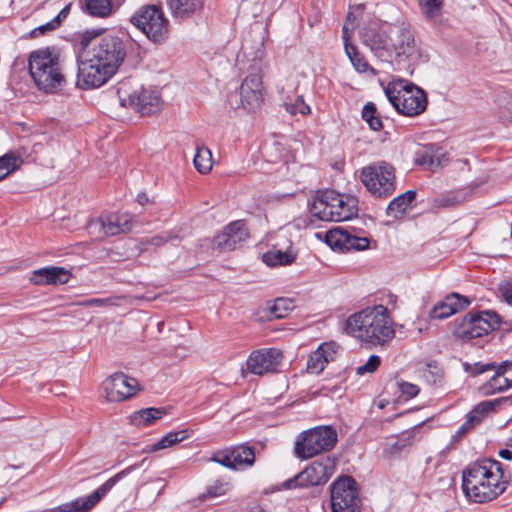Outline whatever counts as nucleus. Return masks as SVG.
<instances>
[{
	"label": "nucleus",
	"instance_id": "6ab92c4d",
	"mask_svg": "<svg viewBox=\"0 0 512 512\" xmlns=\"http://www.w3.org/2000/svg\"><path fill=\"white\" fill-rule=\"evenodd\" d=\"M326 243L338 251H362L369 248L370 240L349 233L342 228L331 229L325 234Z\"/></svg>",
	"mask_w": 512,
	"mask_h": 512
},
{
	"label": "nucleus",
	"instance_id": "680f3d73",
	"mask_svg": "<svg viewBox=\"0 0 512 512\" xmlns=\"http://www.w3.org/2000/svg\"><path fill=\"white\" fill-rule=\"evenodd\" d=\"M3 160H17V159L12 153H6V154L0 156V161H3Z\"/></svg>",
	"mask_w": 512,
	"mask_h": 512
},
{
	"label": "nucleus",
	"instance_id": "c03bdc74",
	"mask_svg": "<svg viewBox=\"0 0 512 512\" xmlns=\"http://www.w3.org/2000/svg\"><path fill=\"white\" fill-rule=\"evenodd\" d=\"M231 489V484L225 480H217L208 488V493L211 496H222Z\"/></svg>",
	"mask_w": 512,
	"mask_h": 512
},
{
	"label": "nucleus",
	"instance_id": "6e6552de",
	"mask_svg": "<svg viewBox=\"0 0 512 512\" xmlns=\"http://www.w3.org/2000/svg\"><path fill=\"white\" fill-rule=\"evenodd\" d=\"M359 179L374 198L385 199L396 190L395 168L387 162H372L363 167Z\"/></svg>",
	"mask_w": 512,
	"mask_h": 512
},
{
	"label": "nucleus",
	"instance_id": "f03ea898",
	"mask_svg": "<svg viewBox=\"0 0 512 512\" xmlns=\"http://www.w3.org/2000/svg\"><path fill=\"white\" fill-rule=\"evenodd\" d=\"M509 484L502 464L494 459L483 458L471 462L462 471V490L472 502L485 503L496 499Z\"/></svg>",
	"mask_w": 512,
	"mask_h": 512
},
{
	"label": "nucleus",
	"instance_id": "3c124183",
	"mask_svg": "<svg viewBox=\"0 0 512 512\" xmlns=\"http://www.w3.org/2000/svg\"><path fill=\"white\" fill-rule=\"evenodd\" d=\"M56 27H58L57 21L52 19L50 22L32 30L31 34L32 36L41 35L44 34L46 31L54 30Z\"/></svg>",
	"mask_w": 512,
	"mask_h": 512
},
{
	"label": "nucleus",
	"instance_id": "1a4fd4ad",
	"mask_svg": "<svg viewBox=\"0 0 512 512\" xmlns=\"http://www.w3.org/2000/svg\"><path fill=\"white\" fill-rule=\"evenodd\" d=\"M499 324V316L492 311L469 312L453 322L452 334L460 340H471L489 334Z\"/></svg>",
	"mask_w": 512,
	"mask_h": 512
},
{
	"label": "nucleus",
	"instance_id": "bf43d9fd",
	"mask_svg": "<svg viewBox=\"0 0 512 512\" xmlns=\"http://www.w3.org/2000/svg\"><path fill=\"white\" fill-rule=\"evenodd\" d=\"M137 201H138V203H139L140 205H142V206H143V205H145L146 203H148V202H149V199H148V197H147V195H146L145 193H140V194H138V196H137Z\"/></svg>",
	"mask_w": 512,
	"mask_h": 512
},
{
	"label": "nucleus",
	"instance_id": "e433bc0d",
	"mask_svg": "<svg viewBox=\"0 0 512 512\" xmlns=\"http://www.w3.org/2000/svg\"><path fill=\"white\" fill-rule=\"evenodd\" d=\"M418 5L428 21L437 22L441 17L443 0H418Z\"/></svg>",
	"mask_w": 512,
	"mask_h": 512
},
{
	"label": "nucleus",
	"instance_id": "4468645a",
	"mask_svg": "<svg viewBox=\"0 0 512 512\" xmlns=\"http://www.w3.org/2000/svg\"><path fill=\"white\" fill-rule=\"evenodd\" d=\"M132 467H128L108 479L91 495L77 498L71 502L46 509L43 512H88L118 481L129 474Z\"/></svg>",
	"mask_w": 512,
	"mask_h": 512
},
{
	"label": "nucleus",
	"instance_id": "49530a36",
	"mask_svg": "<svg viewBox=\"0 0 512 512\" xmlns=\"http://www.w3.org/2000/svg\"><path fill=\"white\" fill-rule=\"evenodd\" d=\"M498 293L508 305L512 304V284L509 281L499 284Z\"/></svg>",
	"mask_w": 512,
	"mask_h": 512
},
{
	"label": "nucleus",
	"instance_id": "f704fd0d",
	"mask_svg": "<svg viewBox=\"0 0 512 512\" xmlns=\"http://www.w3.org/2000/svg\"><path fill=\"white\" fill-rule=\"evenodd\" d=\"M124 0H85L86 11L97 17H106L110 15L112 5L115 3L119 5Z\"/></svg>",
	"mask_w": 512,
	"mask_h": 512
},
{
	"label": "nucleus",
	"instance_id": "9d476101",
	"mask_svg": "<svg viewBox=\"0 0 512 512\" xmlns=\"http://www.w3.org/2000/svg\"><path fill=\"white\" fill-rule=\"evenodd\" d=\"M337 432L330 426H318L302 432L296 439L294 453L300 459H309L334 448Z\"/></svg>",
	"mask_w": 512,
	"mask_h": 512
},
{
	"label": "nucleus",
	"instance_id": "0eeeda50",
	"mask_svg": "<svg viewBox=\"0 0 512 512\" xmlns=\"http://www.w3.org/2000/svg\"><path fill=\"white\" fill-rule=\"evenodd\" d=\"M385 95L393 107L405 116L420 115L427 107V96L424 90L404 79L388 83Z\"/></svg>",
	"mask_w": 512,
	"mask_h": 512
},
{
	"label": "nucleus",
	"instance_id": "393cba45",
	"mask_svg": "<svg viewBox=\"0 0 512 512\" xmlns=\"http://www.w3.org/2000/svg\"><path fill=\"white\" fill-rule=\"evenodd\" d=\"M339 348V345L333 341L322 343L308 358V372L321 373L329 362L336 359Z\"/></svg>",
	"mask_w": 512,
	"mask_h": 512
},
{
	"label": "nucleus",
	"instance_id": "c85d7f7f",
	"mask_svg": "<svg viewBox=\"0 0 512 512\" xmlns=\"http://www.w3.org/2000/svg\"><path fill=\"white\" fill-rule=\"evenodd\" d=\"M167 6L175 19L186 20L199 14L204 0H166Z\"/></svg>",
	"mask_w": 512,
	"mask_h": 512
},
{
	"label": "nucleus",
	"instance_id": "f8f14e48",
	"mask_svg": "<svg viewBox=\"0 0 512 512\" xmlns=\"http://www.w3.org/2000/svg\"><path fill=\"white\" fill-rule=\"evenodd\" d=\"M335 469V459L324 457L312 462L293 478L284 481L281 487L283 489H295L324 485L335 473Z\"/></svg>",
	"mask_w": 512,
	"mask_h": 512
},
{
	"label": "nucleus",
	"instance_id": "de8ad7c7",
	"mask_svg": "<svg viewBox=\"0 0 512 512\" xmlns=\"http://www.w3.org/2000/svg\"><path fill=\"white\" fill-rule=\"evenodd\" d=\"M193 160H213V155L208 147L204 145H197L195 147Z\"/></svg>",
	"mask_w": 512,
	"mask_h": 512
},
{
	"label": "nucleus",
	"instance_id": "bb28decb",
	"mask_svg": "<svg viewBox=\"0 0 512 512\" xmlns=\"http://www.w3.org/2000/svg\"><path fill=\"white\" fill-rule=\"evenodd\" d=\"M469 300L457 293H452L436 304L430 311V318L445 319L469 306Z\"/></svg>",
	"mask_w": 512,
	"mask_h": 512
},
{
	"label": "nucleus",
	"instance_id": "6e6d98bb",
	"mask_svg": "<svg viewBox=\"0 0 512 512\" xmlns=\"http://www.w3.org/2000/svg\"><path fill=\"white\" fill-rule=\"evenodd\" d=\"M70 11V4H68L67 6H65L59 13L56 17L53 18V20H56L57 21V25L59 26V24L61 23V21L67 17L68 13Z\"/></svg>",
	"mask_w": 512,
	"mask_h": 512
},
{
	"label": "nucleus",
	"instance_id": "603ef678",
	"mask_svg": "<svg viewBox=\"0 0 512 512\" xmlns=\"http://www.w3.org/2000/svg\"><path fill=\"white\" fill-rule=\"evenodd\" d=\"M422 170L434 173L442 168V162H419Z\"/></svg>",
	"mask_w": 512,
	"mask_h": 512
},
{
	"label": "nucleus",
	"instance_id": "39448f33",
	"mask_svg": "<svg viewBox=\"0 0 512 512\" xmlns=\"http://www.w3.org/2000/svg\"><path fill=\"white\" fill-rule=\"evenodd\" d=\"M390 43L385 58H388L398 71L413 74L420 56L414 34L408 25L390 27Z\"/></svg>",
	"mask_w": 512,
	"mask_h": 512
},
{
	"label": "nucleus",
	"instance_id": "20e7f679",
	"mask_svg": "<svg viewBox=\"0 0 512 512\" xmlns=\"http://www.w3.org/2000/svg\"><path fill=\"white\" fill-rule=\"evenodd\" d=\"M29 72L37 87L44 92H55L65 82L60 54L55 48L32 51L28 58Z\"/></svg>",
	"mask_w": 512,
	"mask_h": 512
},
{
	"label": "nucleus",
	"instance_id": "5fc2aeb1",
	"mask_svg": "<svg viewBox=\"0 0 512 512\" xmlns=\"http://www.w3.org/2000/svg\"><path fill=\"white\" fill-rule=\"evenodd\" d=\"M356 16H355V13L349 9L348 13H347V17H346V21L344 22L343 24V27H345L346 25H348V27H352L353 26V29L355 28V24H356Z\"/></svg>",
	"mask_w": 512,
	"mask_h": 512
},
{
	"label": "nucleus",
	"instance_id": "aec40b11",
	"mask_svg": "<svg viewBox=\"0 0 512 512\" xmlns=\"http://www.w3.org/2000/svg\"><path fill=\"white\" fill-rule=\"evenodd\" d=\"M282 352L275 348L253 351L247 359V369L256 375L274 371L282 360Z\"/></svg>",
	"mask_w": 512,
	"mask_h": 512
},
{
	"label": "nucleus",
	"instance_id": "423d86ee",
	"mask_svg": "<svg viewBox=\"0 0 512 512\" xmlns=\"http://www.w3.org/2000/svg\"><path fill=\"white\" fill-rule=\"evenodd\" d=\"M310 212L322 221H347L357 215L358 200L352 195L325 190L313 200Z\"/></svg>",
	"mask_w": 512,
	"mask_h": 512
},
{
	"label": "nucleus",
	"instance_id": "a19ab883",
	"mask_svg": "<svg viewBox=\"0 0 512 512\" xmlns=\"http://www.w3.org/2000/svg\"><path fill=\"white\" fill-rule=\"evenodd\" d=\"M292 309V302L286 298L277 299L270 307V312L274 318H284Z\"/></svg>",
	"mask_w": 512,
	"mask_h": 512
},
{
	"label": "nucleus",
	"instance_id": "5701e85b",
	"mask_svg": "<svg viewBox=\"0 0 512 512\" xmlns=\"http://www.w3.org/2000/svg\"><path fill=\"white\" fill-rule=\"evenodd\" d=\"M353 35V26L342 27V38L344 42V50L347 58L349 59L354 70L359 74H368L376 76V70L368 63L365 55L358 49V47L351 42Z\"/></svg>",
	"mask_w": 512,
	"mask_h": 512
},
{
	"label": "nucleus",
	"instance_id": "4c0bfd02",
	"mask_svg": "<svg viewBox=\"0 0 512 512\" xmlns=\"http://www.w3.org/2000/svg\"><path fill=\"white\" fill-rule=\"evenodd\" d=\"M263 260L268 266L288 265L295 260L291 251L272 250L263 255Z\"/></svg>",
	"mask_w": 512,
	"mask_h": 512
},
{
	"label": "nucleus",
	"instance_id": "4d7b16f0",
	"mask_svg": "<svg viewBox=\"0 0 512 512\" xmlns=\"http://www.w3.org/2000/svg\"><path fill=\"white\" fill-rule=\"evenodd\" d=\"M168 240V237L166 236H156L152 238V243L156 246H160L164 244Z\"/></svg>",
	"mask_w": 512,
	"mask_h": 512
},
{
	"label": "nucleus",
	"instance_id": "7c9ffc66",
	"mask_svg": "<svg viewBox=\"0 0 512 512\" xmlns=\"http://www.w3.org/2000/svg\"><path fill=\"white\" fill-rule=\"evenodd\" d=\"M166 414L161 408H145L130 415V423L135 427H146L161 419Z\"/></svg>",
	"mask_w": 512,
	"mask_h": 512
},
{
	"label": "nucleus",
	"instance_id": "dca6fc26",
	"mask_svg": "<svg viewBox=\"0 0 512 512\" xmlns=\"http://www.w3.org/2000/svg\"><path fill=\"white\" fill-rule=\"evenodd\" d=\"M118 94L122 106L133 108L142 115L154 114L160 110V95L151 87L140 88L127 96L119 89Z\"/></svg>",
	"mask_w": 512,
	"mask_h": 512
},
{
	"label": "nucleus",
	"instance_id": "a18cd8bd",
	"mask_svg": "<svg viewBox=\"0 0 512 512\" xmlns=\"http://www.w3.org/2000/svg\"><path fill=\"white\" fill-rule=\"evenodd\" d=\"M398 388L403 395L407 396V398L415 397L420 391L417 385L405 381L398 382Z\"/></svg>",
	"mask_w": 512,
	"mask_h": 512
},
{
	"label": "nucleus",
	"instance_id": "b1692460",
	"mask_svg": "<svg viewBox=\"0 0 512 512\" xmlns=\"http://www.w3.org/2000/svg\"><path fill=\"white\" fill-rule=\"evenodd\" d=\"M509 401V397H503L478 403L471 411L467 413L466 420L460 426L456 432V435L462 436L468 431L472 430L475 426L479 425L490 412L494 411L502 403Z\"/></svg>",
	"mask_w": 512,
	"mask_h": 512
},
{
	"label": "nucleus",
	"instance_id": "79ce46f5",
	"mask_svg": "<svg viewBox=\"0 0 512 512\" xmlns=\"http://www.w3.org/2000/svg\"><path fill=\"white\" fill-rule=\"evenodd\" d=\"M284 106L286 111L291 115H308L311 111L309 105L305 103L302 96H297L293 103L285 102Z\"/></svg>",
	"mask_w": 512,
	"mask_h": 512
},
{
	"label": "nucleus",
	"instance_id": "ea45409f",
	"mask_svg": "<svg viewBox=\"0 0 512 512\" xmlns=\"http://www.w3.org/2000/svg\"><path fill=\"white\" fill-rule=\"evenodd\" d=\"M87 230L90 237L95 241L109 237L103 215L91 219L87 224Z\"/></svg>",
	"mask_w": 512,
	"mask_h": 512
},
{
	"label": "nucleus",
	"instance_id": "052dcab7",
	"mask_svg": "<svg viewBox=\"0 0 512 512\" xmlns=\"http://www.w3.org/2000/svg\"><path fill=\"white\" fill-rule=\"evenodd\" d=\"M349 9H351L354 13H361L364 10V5L357 4L355 6H351Z\"/></svg>",
	"mask_w": 512,
	"mask_h": 512
},
{
	"label": "nucleus",
	"instance_id": "a211bd4d",
	"mask_svg": "<svg viewBox=\"0 0 512 512\" xmlns=\"http://www.w3.org/2000/svg\"><path fill=\"white\" fill-rule=\"evenodd\" d=\"M212 461L231 469L252 466L255 461L254 450L247 446H236L216 452Z\"/></svg>",
	"mask_w": 512,
	"mask_h": 512
},
{
	"label": "nucleus",
	"instance_id": "cd10ccee",
	"mask_svg": "<svg viewBox=\"0 0 512 512\" xmlns=\"http://www.w3.org/2000/svg\"><path fill=\"white\" fill-rule=\"evenodd\" d=\"M420 437L415 430H408L398 436L391 437L383 450V457L392 460L401 456L408 448L418 442Z\"/></svg>",
	"mask_w": 512,
	"mask_h": 512
},
{
	"label": "nucleus",
	"instance_id": "c9c22d12",
	"mask_svg": "<svg viewBox=\"0 0 512 512\" xmlns=\"http://www.w3.org/2000/svg\"><path fill=\"white\" fill-rule=\"evenodd\" d=\"M188 437L187 430H181L176 432H169L165 436H163L159 441L152 444L148 451L149 452H156L159 450L170 448L183 440H185Z\"/></svg>",
	"mask_w": 512,
	"mask_h": 512
},
{
	"label": "nucleus",
	"instance_id": "473e14b6",
	"mask_svg": "<svg viewBox=\"0 0 512 512\" xmlns=\"http://www.w3.org/2000/svg\"><path fill=\"white\" fill-rule=\"evenodd\" d=\"M109 236L125 233L131 229V219L128 215H103Z\"/></svg>",
	"mask_w": 512,
	"mask_h": 512
},
{
	"label": "nucleus",
	"instance_id": "58836bf2",
	"mask_svg": "<svg viewBox=\"0 0 512 512\" xmlns=\"http://www.w3.org/2000/svg\"><path fill=\"white\" fill-rule=\"evenodd\" d=\"M362 118L374 131L382 129V120L377 112V108L373 102H368L362 109Z\"/></svg>",
	"mask_w": 512,
	"mask_h": 512
},
{
	"label": "nucleus",
	"instance_id": "7ed1b4c3",
	"mask_svg": "<svg viewBox=\"0 0 512 512\" xmlns=\"http://www.w3.org/2000/svg\"><path fill=\"white\" fill-rule=\"evenodd\" d=\"M346 332L371 345H385L395 336L394 323L383 305L368 307L348 317Z\"/></svg>",
	"mask_w": 512,
	"mask_h": 512
},
{
	"label": "nucleus",
	"instance_id": "f257e3e1",
	"mask_svg": "<svg viewBox=\"0 0 512 512\" xmlns=\"http://www.w3.org/2000/svg\"><path fill=\"white\" fill-rule=\"evenodd\" d=\"M101 29L86 30L81 34L82 58L78 64L77 84L83 89L105 84L123 64L127 49L118 36L99 37Z\"/></svg>",
	"mask_w": 512,
	"mask_h": 512
},
{
	"label": "nucleus",
	"instance_id": "ddd939ff",
	"mask_svg": "<svg viewBox=\"0 0 512 512\" xmlns=\"http://www.w3.org/2000/svg\"><path fill=\"white\" fill-rule=\"evenodd\" d=\"M332 512H360L357 484L351 477H340L331 486Z\"/></svg>",
	"mask_w": 512,
	"mask_h": 512
},
{
	"label": "nucleus",
	"instance_id": "a878e982",
	"mask_svg": "<svg viewBox=\"0 0 512 512\" xmlns=\"http://www.w3.org/2000/svg\"><path fill=\"white\" fill-rule=\"evenodd\" d=\"M71 273L63 267L50 266L34 270L29 280L34 285H62L66 284Z\"/></svg>",
	"mask_w": 512,
	"mask_h": 512
},
{
	"label": "nucleus",
	"instance_id": "72a5a7b5",
	"mask_svg": "<svg viewBox=\"0 0 512 512\" xmlns=\"http://www.w3.org/2000/svg\"><path fill=\"white\" fill-rule=\"evenodd\" d=\"M415 154L417 158L415 160H443L446 156V150L444 147L437 143L418 144L416 145Z\"/></svg>",
	"mask_w": 512,
	"mask_h": 512
},
{
	"label": "nucleus",
	"instance_id": "412c9836",
	"mask_svg": "<svg viewBox=\"0 0 512 512\" xmlns=\"http://www.w3.org/2000/svg\"><path fill=\"white\" fill-rule=\"evenodd\" d=\"M249 237L245 224L235 221L227 225L213 239V245L223 251L236 249Z\"/></svg>",
	"mask_w": 512,
	"mask_h": 512
},
{
	"label": "nucleus",
	"instance_id": "4be33fe9",
	"mask_svg": "<svg viewBox=\"0 0 512 512\" xmlns=\"http://www.w3.org/2000/svg\"><path fill=\"white\" fill-rule=\"evenodd\" d=\"M262 77L258 73L248 75L241 83L239 93L241 105L248 111L258 108L263 100Z\"/></svg>",
	"mask_w": 512,
	"mask_h": 512
},
{
	"label": "nucleus",
	"instance_id": "c756f323",
	"mask_svg": "<svg viewBox=\"0 0 512 512\" xmlns=\"http://www.w3.org/2000/svg\"><path fill=\"white\" fill-rule=\"evenodd\" d=\"M508 363H504L497 367L494 375L483 385L482 391L484 394H493L503 392L511 386V378L508 374Z\"/></svg>",
	"mask_w": 512,
	"mask_h": 512
},
{
	"label": "nucleus",
	"instance_id": "13d9d810",
	"mask_svg": "<svg viewBox=\"0 0 512 512\" xmlns=\"http://www.w3.org/2000/svg\"><path fill=\"white\" fill-rule=\"evenodd\" d=\"M499 456L503 459L510 460L512 459V451L509 449H502L499 451Z\"/></svg>",
	"mask_w": 512,
	"mask_h": 512
},
{
	"label": "nucleus",
	"instance_id": "2eb2a0df",
	"mask_svg": "<svg viewBox=\"0 0 512 512\" xmlns=\"http://www.w3.org/2000/svg\"><path fill=\"white\" fill-rule=\"evenodd\" d=\"M138 391V381L123 373H115L106 378L101 384V396L107 402L124 401L134 396Z\"/></svg>",
	"mask_w": 512,
	"mask_h": 512
},
{
	"label": "nucleus",
	"instance_id": "2f4dec72",
	"mask_svg": "<svg viewBox=\"0 0 512 512\" xmlns=\"http://www.w3.org/2000/svg\"><path fill=\"white\" fill-rule=\"evenodd\" d=\"M416 192L408 190L405 193L394 198L387 207V214L395 218L403 215L415 200Z\"/></svg>",
	"mask_w": 512,
	"mask_h": 512
},
{
	"label": "nucleus",
	"instance_id": "8fccbe9b",
	"mask_svg": "<svg viewBox=\"0 0 512 512\" xmlns=\"http://www.w3.org/2000/svg\"><path fill=\"white\" fill-rule=\"evenodd\" d=\"M115 299L113 298H105V299H100V298H94V299H89V300H86V301H83L80 303V305H83V306H98V307H102V306H110V305H115Z\"/></svg>",
	"mask_w": 512,
	"mask_h": 512
},
{
	"label": "nucleus",
	"instance_id": "864d4df0",
	"mask_svg": "<svg viewBox=\"0 0 512 512\" xmlns=\"http://www.w3.org/2000/svg\"><path fill=\"white\" fill-rule=\"evenodd\" d=\"M195 169L201 173L206 174L213 168V162H193Z\"/></svg>",
	"mask_w": 512,
	"mask_h": 512
},
{
	"label": "nucleus",
	"instance_id": "f3484780",
	"mask_svg": "<svg viewBox=\"0 0 512 512\" xmlns=\"http://www.w3.org/2000/svg\"><path fill=\"white\" fill-rule=\"evenodd\" d=\"M359 38L363 45L378 58H384L389 49L390 29L387 31L378 23H368L359 29Z\"/></svg>",
	"mask_w": 512,
	"mask_h": 512
},
{
	"label": "nucleus",
	"instance_id": "37998d69",
	"mask_svg": "<svg viewBox=\"0 0 512 512\" xmlns=\"http://www.w3.org/2000/svg\"><path fill=\"white\" fill-rule=\"evenodd\" d=\"M380 363L381 359L379 356L371 355L365 364L357 367L356 374L363 376L366 373H373L378 369Z\"/></svg>",
	"mask_w": 512,
	"mask_h": 512
},
{
	"label": "nucleus",
	"instance_id": "9b49d317",
	"mask_svg": "<svg viewBox=\"0 0 512 512\" xmlns=\"http://www.w3.org/2000/svg\"><path fill=\"white\" fill-rule=\"evenodd\" d=\"M131 23L154 43H163L168 38L169 21L157 6L140 8L131 17Z\"/></svg>",
	"mask_w": 512,
	"mask_h": 512
},
{
	"label": "nucleus",
	"instance_id": "09e8293b",
	"mask_svg": "<svg viewBox=\"0 0 512 512\" xmlns=\"http://www.w3.org/2000/svg\"><path fill=\"white\" fill-rule=\"evenodd\" d=\"M19 168L20 165L17 162H0V181Z\"/></svg>",
	"mask_w": 512,
	"mask_h": 512
}]
</instances>
